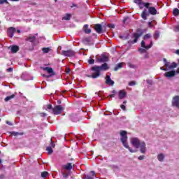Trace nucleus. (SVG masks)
Listing matches in <instances>:
<instances>
[{"mask_svg": "<svg viewBox=\"0 0 179 179\" xmlns=\"http://www.w3.org/2000/svg\"><path fill=\"white\" fill-rule=\"evenodd\" d=\"M133 2L138 6L139 9H142L143 7L145 8L141 14V17L143 20H148L150 15L152 16L157 15V10L155 6H152V3L143 2V0H133Z\"/></svg>", "mask_w": 179, "mask_h": 179, "instance_id": "f257e3e1", "label": "nucleus"}, {"mask_svg": "<svg viewBox=\"0 0 179 179\" xmlns=\"http://www.w3.org/2000/svg\"><path fill=\"white\" fill-rule=\"evenodd\" d=\"M110 69V66L107 63H103L101 66H94L91 68V71L95 72L92 73L91 76L87 75V78H92V79H97L99 76H100L101 71H108Z\"/></svg>", "mask_w": 179, "mask_h": 179, "instance_id": "f03ea898", "label": "nucleus"}, {"mask_svg": "<svg viewBox=\"0 0 179 179\" xmlns=\"http://www.w3.org/2000/svg\"><path fill=\"white\" fill-rule=\"evenodd\" d=\"M120 136H122L121 142H122L123 146H124V148H126V149H129V152H131V153H135L136 152V150H134L131 148H129V145H128V143H127V141H128V136H127V131H122L120 132Z\"/></svg>", "mask_w": 179, "mask_h": 179, "instance_id": "7ed1b4c3", "label": "nucleus"}, {"mask_svg": "<svg viewBox=\"0 0 179 179\" xmlns=\"http://www.w3.org/2000/svg\"><path fill=\"white\" fill-rule=\"evenodd\" d=\"M163 62H164L165 66L166 68L160 67L161 71H164V72H167V71L170 69H174V68H177V63L173 62L171 63L169 62H167V59L166 58L163 59Z\"/></svg>", "mask_w": 179, "mask_h": 179, "instance_id": "20e7f679", "label": "nucleus"}, {"mask_svg": "<svg viewBox=\"0 0 179 179\" xmlns=\"http://www.w3.org/2000/svg\"><path fill=\"white\" fill-rule=\"evenodd\" d=\"M64 108L62 105H57L52 108V113L55 115H58L64 111Z\"/></svg>", "mask_w": 179, "mask_h": 179, "instance_id": "39448f33", "label": "nucleus"}, {"mask_svg": "<svg viewBox=\"0 0 179 179\" xmlns=\"http://www.w3.org/2000/svg\"><path fill=\"white\" fill-rule=\"evenodd\" d=\"M143 34V31L141 29H137V33H134L133 35V37L134 40L133 41V44H135V43H138V40H139V37H141V36Z\"/></svg>", "mask_w": 179, "mask_h": 179, "instance_id": "423d86ee", "label": "nucleus"}, {"mask_svg": "<svg viewBox=\"0 0 179 179\" xmlns=\"http://www.w3.org/2000/svg\"><path fill=\"white\" fill-rule=\"evenodd\" d=\"M131 145L136 148V149H139V146L141 145V141L138 138H133L131 141Z\"/></svg>", "mask_w": 179, "mask_h": 179, "instance_id": "0eeeda50", "label": "nucleus"}, {"mask_svg": "<svg viewBox=\"0 0 179 179\" xmlns=\"http://www.w3.org/2000/svg\"><path fill=\"white\" fill-rule=\"evenodd\" d=\"M62 55L64 57H75V51L73 50H62Z\"/></svg>", "mask_w": 179, "mask_h": 179, "instance_id": "6e6552de", "label": "nucleus"}, {"mask_svg": "<svg viewBox=\"0 0 179 179\" xmlns=\"http://www.w3.org/2000/svg\"><path fill=\"white\" fill-rule=\"evenodd\" d=\"M172 106L173 107H176V108H179V96L176 95L172 99Z\"/></svg>", "mask_w": 179, "mask_h": 179, "instance_id": "1a4fd4ad", "label": "nucleus"}, {"mask_svg": "<svg viewBox=\"0 0 179 179\" xmlns=\"http://www.w3.org/2000/svg\"><path fill=\"white\" fill-rule=\"evenodd\" d=\"M141 47L145 50H149L153 47V41H150V44L146 45L145 41H141Z\"/></svg>", "mask_w": 179, "mask_h": 179, "instance_id": "9d476101", "label": "nucleus"}, {"mask_svg": "<svg viewBox=\"0 0 179 179\" xmlns=\"http://www.w3.org/2000/svg\"><path fill=\"white\" fill-rule=\"evenodd\" d=\"M106 79V85H108L109 86H114V80H111V77L109 75H107L105 78Z\"/></svg>", "mask_w": 179, "mask_h": 179, "instance_id": "9b49d317", "label": "nucleus"}, {"mask_svg": "<svg viewBox=\"0 0 179 179\" xmlns=\"http://www.w3.org/2000/svg\"><path fill=\"white\" fill-rule=\"evenodd\" d=\"M25 41H29V43H32V45H34V43H36V36L29 35L25 38Z\"/></svg>", "mask_w": 179, "mask_h": 179, "instance_id": "f8f14e48", "label": "nucleus"}, {"mask_svg": "<svg viewBox=\"0 0 179 179\" xmlns=\"http://www.w3.org/2000/svg\"><path fill=\"white\" fill-rule=\"evenodd\" d=\"M94 30L98 33V34H101L103 33V27L100 24H96L94 25Z\"/></svg>", "mask_w": 179, "mask_h": 179, "instance_id": "ddd939ff", "label": "nucleus"}, {"mask_svg": "<svg viewBox=\"0 0 179 179\" xmlns=\"http://www.w3.org/2000/svg\"><path fill=\"white\" fill-rule=\"evenodd\" d=\"M139 148H140L141 153H143V155H145V153H146V143H145V141L141 142Z\"/></svg>", "mask_w": 179, "mask_h": 179, "instance_id": "4468645a", "label": "nucleus"}, {"mask_svg": "<svg viewBox=\"0 0 179 179\" xmlns=\"http://www.w3.org/2000/svg\"><path fill=\"white\" fill-rule=\"evenodd\" d=\"M8 37H13V34H15V33H16V29L15 27H10L8 28Z\"/></svg>", "mask_w": 179, "mask_h": 179, "instance_id": "2eb2a0df", "label": "nucleus"}, {"mask_svg": "<svg viewBox=\"0 0 179 179\" xmlns=\"http://www.w3.org/2000/svg\"><path fill=\"white\" fill-rule=\"evenodd\" d=\"M97 62L106 64V62H108V57L106 55H102L101 58L97 59Z\"/></svg>", "mask_w": 179, "mask_h": 179, "instance_id": "dca6fc26", "label": "nucleus"}, {"mask_svg": "<svg viewBox=\"0 0 179 179\" xmlns=\"http://www.w3.org/2000/svg\"><path fill=\"white\" fill-rule=\"evenodd\" d=\"M164 76L165 78H173V76H176V71H167L164 74Z\"/></svg>", "mask_w": 179, "mask_h": 179, "instance_id": "f3484780", "label": "nucleus"}, {"mask_svg": "<svg viewBox=\"0 0 179 179\" xmlns=\"http://www.w3.org/2000/svg\"><path fill=\"white\" fill-rule=\"evenodd\" d=\"M127 97V92L125 90H122L119 91V99L120 100H122Z\"/></svg>", "mask_w": 179, "mask_h": 179, "instance_id": "a211bd4d", "label": "nucleus"}, {"mask_svg": "<svg viewBox=\"0 0 179 179\" xmlns=\"http://www.w3.org/2000/svg\"><path fill=\"white\" fill-rule=\"evenodd\" d=\"M96 177V173L94 171H91L89 174L85 175V179H94Z\"/></svg>", "mask_w": 179, "mask_h": 179, "instance_id": "6ab92c4d", "label": "nucleus"}, {"mask_svg": "<svg viewBox=\"0 0 179 179\" xmlns=\"http://www.w3.org/2000/svg\"><path fill=\"white\" fill-rule=\"evenodd\" d=\"M63 169H64V170H68L69 171H71V170L73 169V166H72V163H67L66 164L63 166Z\"/></svg>", "mask_w": 179, "mask_h": 179, "instance_id": "aec40b11", "label": "nucleus"}, {"mask_svg": "<svg viewBox=\"0 0 179 179\" xmlns=\"http://www.w3.org/2000/svg\"><path fill=\"white\" fill-rule=\"evenodd\" d=\"M83 30L86 34H90V33H92V29H89L88 24L84 25Z\"/></svg>", "mask_w": 179, "mask_h": 179, "instance_id": "412c9836", "label": "nucleus"}, {"mask_svg": "<svg viewBox=\"0 0 179 179\" xmlns=\"http://www.w3.org/2000/svg\"><path fill=\"white\" fill-rule=\"evenodd\" d=\"M83 42H84L85 44H90L92 43V36L83 38Z\"/></svg>", "mask_w": 179, "mask_h": 179, "instance_id": "4be33fe9", "label": "nucleus"}, {"mask_svg": "<svg viewBox=\"0 0 179 179\" xmlns=\"http://www.w3.org/2000/svg\"><path fill=\"white\" fill-rule=\"evenodd\" d=\"M10 51L12 54H16L17 51H19V46L17 45H13L10 48Z\"/></svg>", "mask_w": 179, "mask_h": 179, "instance_id": "5701e85b", "label": "nucleus"}, {"mask_svg": "<svg viewBox=\"0 0 179 179\" xmlns=\"http://www.w3.org/2000/svg\"><path fill=\"white\" fill-rule=\"evenodd\" d=\"M10 135H12V136H19L24 135V133H23V132L12 131L10 133Z\"/></svg>", "mask_w": 179, "mask_h": 179, "instance_id": "b1692460", "label": "nucleus"}, {"mask_svg": "<svg viewBox=\"0 0 179 179\" xmlns=\"http://www.w3.org/2000/svg\"><path fill=\"white\" fill-rule=\"evenodd\" d=\"M122 65H124V63H118L114 68L113 71H117L118 69H121V68H122Z\"/></svg>", "mask_w": 179, "mask_h": 179, "instance_id": "393cba45", "label": "nucleus"}, {"mask_svg": "<svg viewBox=\"0 0 179 179\" xmlns=\"http://www.w3.org/2000/svg\"><path fill=\"white\" fill-rule=\"evenodd\" d=\"M43 71H46L49 73H54V69L51 67H45L43 68Z\"/></svg>", "mask_w": 179, "mask_h": 179, "instance_id": "a878e982", "label": "nucleus"}, {"mask_svg": "<svg viewBox=\"0 0 179 179\" xmlns=\"http://www.w3.org/2000/svg\"><path fill=\"white\" fill-rule=\"evenodd\" d=\"M157 159L159 162H163V160H164V155L163 153L158 155Z\"/></svg>", "mask_w": 179, "mask_h": 179, "instance_id": "bb28decb", "label": "nucleus"}, {"mask_svg": "<svg viewBox=\"0 0 179 179\" xmlns=\"http://www.w3.org/2000/svg\"><path fill=\"white\" fill-rule=\"evenodd\" d=\"M43 53V54H48L51 51V48H43L42 49Z\"/></svg>", "mask_w": 179, "mask_h": 179, "instance_id": "cd10ccee", "label": "nucleus"}, {"mask_svg": "<svg viewBox=\"0 0 179 179\" xmlns=\"http://www.w3.org/2000/svg\"><path fill=\"white\" fill-rule=\"evenodd\" d=\"M41 176L43 178H47V177H48V176H50V173H48V171H43L41 173Z\"/></svg>", "mask_w": 179, "mask_h": 179, "instance_id": "c85d7f7f", "label": "nucleus"}, {"mask_svg": "<svg viewBox=\"0 0 179 179\" xmlns=\"http://www.w3.org/2000/svg\"><path fill=\"white\" fill-rule=\"evenodd\" d=\"M153 37L155 40H157L160 37V32L159 31H156L155 33L153 35Z\"/></svg>", "mask_w": 179, "mask_h": 179, "instance_id": "c756f323", "label": "nucleus"}, {"mask_svg": "<svg viewBox=\"0 0 179 179\" xmlns=\"http://www.w3.org/2000/svg\"><path fill=\"white\" fill-rule=\"evenodd\" d=\"M71 16H72V15L66 14V15L62 17V20H71Z\"/></svg>", "mask_w": 179, "mask_h": 179, "instance_id": "7c9ffc66", "label": "nucleus"}, {"mask_svg": "<svg viewBox=\"0 0 179 179\" xmlns=\"http://www.w3.org/2000/svg\"><path fill=\"white\" fill-rule=\"evenodd\" d=\"M12 99H15V94H12L5 98L4 101H9V100H12Z\"/></svg>", "mask_w": 179, "mask_h": 179, "instance_id": "2f4dec72", "label": "nucleus"}, {"mask_svg": "<svg viewBox=\"0 0 179 179\" xmlns=\"http://www.w3.org/2000/svg\"><path fill=\"white\" fill-rule=\"evenodd\" d=\"M46 150L48 152V155H52L54 150H52V148L47 147Z\"/></svg>", "mask_w": 179, "mask_h": 179, "instance_id": "473e14b6", "label": "nucleus"}, {"mask_svg": "<svg viewBox=\"0 0 179 179\" xmlns=\"http://www.w3.org/2000/svg\"><path fill=\"white\" fill-rule=\"evenodd\" d=\"M173 15H175V16H178V15H179V10H178V8H174L173 10Z\"/></svg>", "mask_w": 179, "mask_h": 179, "instance_id": "72a5a7b5", "label": "nucleus"}, {"mask_svg": "<svg viewBox=\"0 0 179 179\" xmlns=\"http://www.w3.org/2000/svg\"><path fill=\"white\" fill-rule=\"evenodd\" d=\"M152 37V34H146L145 35H144L143 36V40H149V38H150Z\"/></svg>", "mask_w": 179, "mask_h": 179, "instance_id": "f704fd0d", "label": "nucleus"}, {"mask_svg": "<svg viewBox=\"0 0 179 179\" xmlns=\"http://www.w3.org/2000/svg\"><path fill=\"white\" fill-rule=\"evenodd\" d=\"M146 50L145 48H140L138 49V51L139 52H141V54H145V52H146Z\"/></svg>", "mask_w": 179, "mask_h": 179, "instance_id": "c9c22d12", "label": "nucleus"}, {"mask_svg": "<svg viewBox=\"0 0 179 179\" xmlns=\"http://www.w3.org/2000/svg\"><path fill=\"white\" fill-rule=\"evenodd\" d=\"M3 3H9V2H8V0H0V5Z\"/></svg>", "mask_w": 179, "mask_h": 179, "instance_id": "e433bc0d", "label": "nucleus"}, {"mask_svg": "<svg viewBox=\"0 0 179 179\" xmlns=\"http://www.w3.org/2000/svg\"><path fill=\"white\" fill-rule=\"evenodd\" d=\"M88 63L90 64V65H93V64H94V59H90L88 60Z\"/></svg>", "mask_w": 179, "mask_h": 179, "instance_id": "4c0bfd02", "label": "nucleus"}, {"mask_svg": "<svg viewBox=\"0 0 179 179\" xmlns=\"http://www.w3.org/2000/svg\"><path fill=\"white\" fill-rule=\"evenodd\" d=\"M136 85V82L135 81H131L129 83V86H135Z\"/></svg>", "mask_w": 179, "mask_h": 179, "instance_id": "58836bf2", "label": "nucleus"}, {"mask_svg": "<svg viewBox=\"0 0 179 179\" xmlns=\"http://www.w3.org/2000/svg\"><path fill=\"white\" fill-rule=\"evenodd\" d=\"M108 27H110V29H115V25H114V24H108Z\"/></svg>", "mask_w": 179, "mask_h": 179, "instance_id": "ea45409f", "label": "nucleus"}, {"mask_svg": "<svg viewBox=\"0 0 179 179\" xmlns=\"http://www.w3.org/2000/svg\"><path fill=\"white\" fill-rule=\"evenodd\" d=\"M76 118V119H75ZM71 120L73 122H76V121H78V118L76 117V116H71Z\"/></svg>", "mask_w": 179, "mask_h": 179, "instance_id": "a19ab883", "label": "nucleus"}, {"mask_svg": "<svg viewBox=\"0 0 179 179\" xmlns=\"http://www.w3.org/2000/svg\"><path fill=\"white\" fill-rule=\"evenodd\" d=\"M62 176H63L64 178H68V177H69V174L66 173H63Z\"/></svg>", "mask_w": 179, "mask_h": 179, "instance_id": "79ce46f5", "label": "nucleus"}, {"mask_svg": "<svg viewBox=\"0 0 179 179\" xmlns=\"http://www.w3.org/2000/svg\"><path fill=\"white\" fill-rule=\"evenodd\" d=\"M120 108H122V110H123L124 111L127 110V107L124 104L120 105Z\"/></svg>", "mask_w": 179, "mask_h": 179, "instance_id": "37998d69", "label": "nucleus"}, {"mask_svg": "<svg viewBox=\"0 0 179 179\" xmlns=\"http://www.w3.org/2000/svg\"><path fill=\"white\" fill-rule=\"evenodd\" d=\"M71 8H79V7L78 6V4L73 3L72 6H71Z\"/></svg>", "mask_w": 179, "mask_h": 179, "instance_id": "c03bdc74", "label": "nucleus"}, {"mask_svg": "<svg viewBox=\"0 0 179 179\" xmlns=\"http://www.w3.org/2000/svg\"><path fill=\"white\" fill-rule=\"evenodd\" d=\"M47 108H48V110H52V105L48 104V105L47 106Z\"/></svg>", "mask_w": 179, "mask_h": 179, "instance_id": "a18cd8bd", "label": "nucleus"}, {"mask_svg": "<svg viewBox=\"0 0 179 179\" xmlns=\"http://www.w3.org/2000/svg\"><path fill=\"white\" fill-rule=\"evenodd\" d=\"M50 145L52 147V148H55V143H54V142H52V139H50Z\"/></svg>", "mask_w": 179, "mask_h": 179, "instance_id": "49530a36", "label": "nucleus"}, {"mask_svg": "<svg viewBox=\"0 0 179 179\" xmlns=\"http://www.w3.org/2000/svg\"><path fill=\"white\" fill-rule=\"evenodd\" d=\"M145 159V155H141L138 157V160H143Z\"/></svg>", "mask_w": 179, "mask_h": 179, "instance_id": "de8ad7c7", "label": "nucleus"}, {"mask_svg": "<svg viewBox=\"0 0 179 179\" xmlns=\"http://www.w3.org/2000/svg\"><path fill=\"white\" fill-rule=\"evenodd\" d=\"M13 71V69L12 67H10L7 69L8 72H12Z\"/></svg>", "mask_w": 179, "mask_h": 179, "instance_id": "09e8293b", "label": "nucleus"}, {"mask_svg": "<svg viewBox=\"0 0 179 179\" xmlns=\"http://www.w3.org/2000/svg\"><path fill=\"white\" fill-rule=\"evenodd\" d=\"M148 27H153V24H152V22H148Z\"/></svg>", "mask_w": 179, "mask_h": 179, "instance_id": "8fccbe9b", "label": "nucleus"}, {"mask_svg": "<svg viewBox=\"0 0 179 179\" xmlns=\"http://www.w3.org/2000/svg\"><path fill=\"white\" fill-rule=\"evenodd\" d=\"M176 31H179V25L176 27Z\"/></svg>", "mask_w": 179, "mask_h": 179, "instance_id": "3c124183", "label": "nucleus"}, {"mask_svg": "<svg viewBox=\"0 0 179 179\" xmlns=\"http://www.w3.org/2000/svg\"><path fill=\"white\" fill-rule=\"evenodd\" d=\"M6 124H8V125H12V122H9V121H7L6 122Z\"/></svg>", "mask_w": 179, "mask_h": 179, "instance_id": "603ef678", "label": "nucleus"}, {"mask_svg": "<svg viewBox=\"0 0 179 179\" xmlns=\"http://www.w3.org/2000/svg\"><path fill=\"white\" fill-rule=\"evenodd\" d=\"M176 54H177V55H179V49L176 50Z\"/></svg>", "mask_w": 179, "mask_h": 179, "instance_id": "864d4df0", "label": "nucleus"}, {"mask_svg": "<svg viewBox=\"0 0 179 179\" xmlns=\"http://www.w3.org/2000/svg\"><path fill=\"white\" fill-rule=\"evenodd\" d=\"M112 93H113V94H117V91H115V90H113V92H112Z\"/></svg>", "mask_w": 179, "mask_h": 179, "instance_id": "5fc2aeb1", "label": "nucleus"}, {"mask_svg": "<svg viewBox=\"0 0 179 179\" xmlns=\"http://www.w3.org/2000/svg\"><path fill=\"white\" fill-rule=\"evenodd\" d=\"M110 97H115V95L114 94H112L110 95Z\"/></svg>", "mask_w": 179, "mask_h": 179, "instance_id": "6e6d98bb", "label": "nucleus"}, {"mask_svg": "<svg viewBox=\"0 0 179 179\" xmlns=\"http://www.w3.org/2000/svg\"><path fill=\"white\" fill-rule=\"evenodd\" d=\"M16 31H17V33H22V31H20L19 29L16 30Z\"/></svg>", "mask_w": 179, "mask_h": 179, "instance_id": "4d7b16f0", "label": "nucleus"}, {"mask_svg": "<svg viewBox=\"0 0 179 179\" xmlns=\"http://www.w3.org/2000/svg\"><path fill=\"white\" fill-rule=\"evenodd\" d=\"M125 22H127V18H124L123 20V23H125Z\"/></svg>", "mask_w": 179, "mask_h": 179, "instance_id": "13d9d810", "label": "nucleus"}, {"mask_svg": "<svg viewBox=\"0 0 179 179\" xmlns=\"http://www.w3.org/2000/svg\"><path fill=\"white\" fill-rule=\"evenodd\" d=\"M57 104H61V100L57 101Z\"/></svg>", "mask_w": 179, "mask_h": 179, "instance_id": "bf43d9fd", "label": "nucleus"}, {"mask_svg": "<svg viewBox=\"0 0 179 179\" xmlns=\"http://www.w3.org/2000/svg\"><path fill=\"white\" fill-rule=\"evenodd\" d=\"M43 76L44 78H47V76H45V74H43Z\"/></svg>", "mask_w": 179, "mask_h": 179, "instance_id": "052dcab7", "label": "nucleus"}, {"mask_svg": "<svg viewBox=\"0 0 179 179\" xmlns=\"http://www.w3.org/2000/svg\"><path fill=\"white\" fill-rule=\"evenodd\" d=\"M127 103V101H123V104H125Z\"/></svg>", "mask_w": 179, "mask_h": 179, "instance_id": "680f3d73", "label": "nucleus"}, {"mask_svg": "<svg viewBox=\"0 0 179 179\" xmlns=\"http://www.w3.org/2000/svg\"><path fill=\"white\" fill-rule=\"evenodd\" d=\"M1 163H2V159H0V164H1Z\"/></svg>", "mask_w": 179, "mask_h": 179, "instance_id": "e2e57ef3", "label": "nucleus"}, {"mask_svg": "<svg viewBox=\"0 0 179 179\" xmlns=\"http://www.w3.org/2000/svg\"><path fill=\"white\" fill-rule=\"evenodd\" d=\"M43 115H45H45H46L45 113H43Z\"/></svg>", "mask_w": 179, "mask_h": 179, "instance_id": "0e129e2a", "label": "nucleus"}, {"mask_svg": "<svg viewBox=\"0 0 179 179\" xmlns=\"http://www.w3.org/2000/svg\"><path fill=\"white\" fill-rule=\"evenodd\" d=\"M57 1H58V0H55V2H57Z\"/></svg>", "mask_w": 179, "mask_h": 179, "instance_id": "69168bd1", "label": "nucleus"}, {"mask_svg": "<svg viewBox=\"0 0 179 179\" xmlns=\"http://www.w3.org/2000/svg\"><path fill=\"white\" fill-rule=\"evenodd\" d=\"M0 153H1V151H0Z\"/></svg>", "mask_w": 179, "mask_h": 179, "instance_id": "338daca9", "label": "nucleus"}]
</instances>
